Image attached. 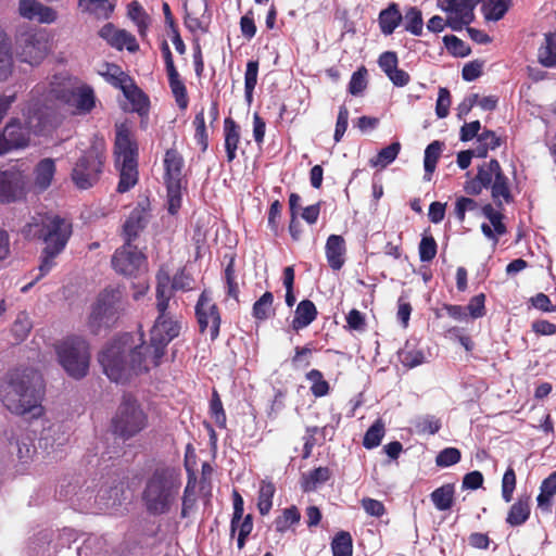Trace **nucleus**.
Listing matches in <instances>:
<instances>
[{"label": "nucleus", "mask_w": 556, "mask_h": 556, "mask_svg": "<svg viewBox=\"0 0 556 556\" xmlns=\"http://www.w3.org/2000/svg\"><path fill=\"white\" fill-rule=\"evenodd\" d=\"M399 357L403 366L407 368L420 366L426 362L424 351L412 348L408 344H406L405 348L400 351Z\"/></svg>", "instance_id": "45"}, {"label": "nucleus", "mask_w": 556, "mask_h": 556, "mask_svg": "<svg viewBox=\"0 0 556 556\" xmlns=\"http://www.w3.org/2000/svg\"><path fill=\"white\" fill-rule=\"evenodd\" d=\"M55 161L50 157L40 160L33 170V188L36 192L46 191L52 184L55 175Z\"/></svg>", "instance_id": "22"}, {"label": "nucleus", "mask_w": 556, "mask_h": 556, "mask_svg": "<svg viewBox=\"0 0 556 556\" xmlns=\"http://www.w3.org/2000/svg\"><path fill=\"white\" fill-rule=\"evenodd\" d=\"M98 73L103 76L108 83L119 89L130 79V77L115 64L105 63L99 68Z\"/></svg>", "instance_id": "37"}, {"label": "nucleus", "mask_w": 556, "mask_h": 556, "mask_svg": "<svg viewBox=\"0 0 556 556\" xmlns=\"http://www.w3.org/2000/svg\"><path fill=\"white\" fill-rule=\"evenodd\" d=\"M48 51V40L42 31L27 30L16 37L15 53L23 63L37 66L45 60Z\"/></svg>", "instance_id": "13"}, {"label": "nucleus", "mask_w": 556, "mask_h": 556, "mask_svg": "<svg viewBox=\"0 0 556 556\" xmlns=\"http://www.w3.org/2000/svg\"><path fill=\"white\" fill-rule=\"evenodd\" d=\"M31 329V321L27 314L20 313L12 326V333L17 341H23Z\"/></svg>", "instance_id": "57"}, {"label": "nucleus", "mask_w": 556, "mask_h": 556, "mask_svg": "<svg viewBox=\"0 0 556 556\" xmlns=\"http://www.w3.org/2000/svg\"><path fill=\"white\" fill-rule=\"evenodd\" d=\"M466 213H481V207L478 202L471 198L459 197L456 199L454 214L456 218L463 223Z\"/></svg>", "instance_id": "48"}, {"label": "nucleus", "mask_w": 556, "mask_h": 556, "mask_svg": "<svg viewBox=\"0 0 556 556\" xmlns=\"http://www.w3.org/2000/svg\"><path fill=\"white\" fill-rule=\"evenodd\" d=\"M116 0H79L83 11L94 14L98 18H109L113 13Z\"/></svg>", "instance_id": "31"}, {"label": "nucleus", "mask_w": 556, "mask_h": 556, "mask_svg": "<svg viewBox=\"0 0 556 556\" xmlns=\"http://www.w3.org/2000/svg\"><path fill=\"white\" fill-rule=\"evenodd\" d=\"M112 265L122 275L136 276L146 269L147 258L136 245L125 242L123 247L115 251Z\"/></svg>", "instance_id": "17"}, {"label": "nucleus", "mask_w": 556, "mask_h": 556, "mask_svg": "<svg viewBox=\"0 0 556 556\" xmlns=\"http://www.w3.org/2000/svg\"><path fill=\"white\" fill-rule=\"evenodd\" d=\"M24 232L27 236H38L45 243L38 267L39 274L35 278L39 280L54 267V258L65 249L72 235V225L58 215L39 214L25 226Z\"/></svg>", "instance_id": "5"}, {"label": "nucleus", "mask_w": 556, "mask_h": 556, "mask_svg": "<svg viewBox=\"0 0 556 556\" xmlns=\"http://www.w3.org/2000/svg\"><path fill=\"white\" fill-rule=\"evenodd\" d=\"M306 379L311 381V391L316 397L328 394L329 383L324 379L323 374L318 369H312L306 374Z\"/></svg>", "instance_id": "49"}, {"label": "nucleus", "mask_w": 556, "mask_h": 556, "mask_svg": "<svg viewBox=\"0 0 556 556\" xmlns=\"http://www.w3.org/2000/svg\"><path fill=\"white\" fill-rule=\"evenodd\" d=\"M224 135L227 161L232 162L236 159V151L240 141V129L230 117H227L224 122Z\"/></svg>", "instance_id": "27"}, {"label": "nucleus", "mask_w": 556, "mask_h": 556, "mask_svg": "<svg viewBox=\"0 0 556 556\" xmlns=\"http://www.w3.org/2000/svg\"><path fill=\"white\" fill-rule=\"evenodd\" d=\"M121 90L128 101V103L125 105V110L136 112L139 115H144L148 113L149 99L143 93V91L135 85L131 78L121 87Z\"/></svg>", "instance_id": "23"}, {"label": "nucleus", "mask_w": 556, "mask_h": 556, "mask_svg": "<svg viewBox=\"0 0 556 556\" xmlns=\"http://www.w3.org/2000/svg\"><path fill=\"white\" fill-rule=\"evenodd\" d=\"M367 88V70L365 67L358 68L353 73L349 83V92L352 96H359Z\"/></svg>", "instance_id": "55"}, {"label": "nucleus", "mask_w": 556, "mask_h": 556, "mask_svg": "<svg viewBox=\"0 0 556 556\" xmlns=\"http://www.w3.org/2000/svg\"><path fill=\"white\" fill-rule=\"evenodd\" d=\"M12 67L11 45L8 36L0 28V80H5L11 75Z\"/></svg>", "instance_id": "32"}, {"label": "nucleus", "mask_w": 556, "mask_h": 556, "mask_svg": "<svg viewBox=\"0 0 556 556\" xmlns=\"http://www.w3.org/2000/svg\"><path fill=\"white\" fill-rule=\"evenodd\" d=\"M405 29L415 36L422 34V16L417 8H409L406 11Z\"/></svg>", "instance_id": "54"}, {"label": "nucleus", "mask_w": 556, "mask_h": 556, "mask_svg": "<svg viewBox=\"0 0 556 556\" xmlns=\"http://www.w3.org/2000/svg\"><path fill=\"white\" fill-rule=\"evenodd\" d=\"M29 190L28 176L24 169L14 165L0 170V203L9 204L26 198Z\"/></svg>", "instance_id": "14"}, {"label": "nucleus", "mask_w": 556, "mask_h": 556, "mask_svg": "<svg viewBox=\"0 0 556 556\" xmlns=\"http://www.w3.org/2000/svg\"><path fill=\"white\" fill-rule=\"evenodd\" d=\"M275 492L276 488L273 482L266 480L261 482L257 497V508L261 515L265 516L270 511Z\"/></svg>", "instance_id": "38"}, {"label": "nucleus", "mask_w": 556, "mask_h": 556, "mask_svg": "<svg viewBox=\"0 0 556 556\" xmlns=\"http://www.w3.org/2000/svg\"><path fill=\"white\" fill-rule=\"evenodd\" d=\"M516 488V473L515 470L509 467L505 471L502 479V496L506 503H509L513 498V493Z\"/></svg>", "instance_id": "60"}, {"label": "nucleus", "mask_w": 556, "mask_h": 556, "mask_svg": "<svg viewBox=\"0 0 556 556\" xmlns=\"http://www.w3.org/2000/svg\"><path fill=\"white\" fill-rule=\"evenodd\" d=\"M116 165L119 168L117 191L130 190L138 181L137 147L131 141L129 130L124 125L117 127L115 138Z\"/></svg>", "instance_id": "8"}, {"label": "nucleus", "mask_w": 556, "mask_h": 556, "mask_svg": "<svg viewBox=\"0 0 556 556\" xmlns=\"http://www.w3.org/2000/svg\"><path fill=\"white\" fill-rule=\"evenodd\" d=\"M442 147L443 144L441 142L433 141L426 148L424 160L426 174L431 175L434 172L437 162L442 152Z\"/></svg>", "instance_id": "51"}, {"label": "nucleus", "mask_w": 556, "mask_h": 556, "mask_svg": "<svg viewBox=\"0 0 556 556\" xmlns=\"http://www.w3.org/2000/svg\"><path fill=\"white\" fill-rule=\"evenodd\" d=\"M481 214L489 220V223L481 224V231L488 240L492 241V245L495 248L500 238L507 232L503 222L504 215L490 203L481 206Z\"/></svg>", "instance_id": "19"}, {"label": "nucleus", "mask_w": 556, "mask_h": 556, "mask_svg": "<svg viewBox=\"0 0 556 556\" xmlns=\"http://www.w3.org/2000/svg\"><path fill=\"white\" fill-rule=\"evenodd\" d=\"M402 21V14L396 3H391L379 14V26L383 35H391Z\"/></svg>", "instance_id": "29"}, {"label": "nucleus", "mask_w": 556, "mask_h": 556, "mask_svg": "<svg viewBox=\"0 0 556 556\" xmlns=\"http://www.w3.org/2000/svg\"><path fill=\"white\" fill-rule=\"evenodd\" d=\"M103 162L102 146H92L73 166L71 177L74 185L83 190L89 189L96 185L102 174Z\"/></svg>", "instance_id": "11"}, {"label": "nucleus", "mask_w": 556, "mask_h": 556, "mask_svg": "<svg viewBox=\"0 0 556 556\" xmlns=\"http://www.w3.org/2000/svg\"><path fill=\"white\" fill-rule=\"evenodd\" d=\"M556 494V471L545 478L540 486V494L536 497L538 507L543 510L551 509V501Z\"/></svg>", "instance_id": "33"}, {"label": "nucleus", "mask_w": 556, "mask_h": 556, "mask_svg": "<svg viewBox=\"0 0 556 556\" xmlns=\"http://www.w3.org/2000/svg\"><path fill=\"white\" fill-rule=\"evenodd\" d=\"M124 311L123 292L118 288H105L91 305L87 327L92 333L98 334L113 327Z\"/></svg>", "instance_id": "7"}, {"label": "nucleus", "mask_w": 556, "mask_h": 556, "mask_svg": "<svg viewBox=\"0 0 556 556\" xmlns=\"http://www.w3.org/2000/svg\"><path fill=\"white\" fill-rule=\"evenodd\" d=\"M195 317L201 333H208L212 341L217 339L220 328L219 309L210 291L204 290L195 304Z\"/></svg>", "instance_id": "15"}, {"label": "nucleus", "mask_w": 556, "mask_h": 556, "mask_svg": "<svg viewBox=\"0 0 556 556\" xmlns=\"http://www.w3.org/2000/svg\"><path fill=\"white\" fill-rule=\"evenodd\" d=\"M464 189L468 194L473 195L480 194L482 189H490L492 199L498 208L513 201L509 180L496 160L484 162L479 167L476 178L467 181Z\"/></svg>", "instance_id": "6"}, {"label": "nucleus", "mask_w": 556, "mask_h": 556, "mask_svg": "<svg viewBox=\"0 0 556 556\" xmlns=\"http://www.w3.org/2000/svg\"><path fill=\"white\" fill-rule=\"evenodd\" d=\"M460 452L456 447H446L442 450L435 458V464L439 467H450L460 460Z\"/></svg>", "instance_id": "58"}, {"label": "nucleus", "mask_w": 556, "mask_h": 556, "mask_svg": "<svg viewBox=\"0 0 556 556\" xmlns=\"http://www.w3.org/2000/svg\"><path fill=\"white\" fill-rule=\"evenodd\" d=\"M530 515V505L528 500H519L515 503L508 513L506 521L510 526H520L525 523Z\"/></svg>", "instance_id": "41"}, {"label": "nucleus", "mask_w": 556, "mask_h": 556, "mask_svg": "<svg viewBox=\"0 0 556 556\" xmlns=\"http://www.w3.org/2000/svg\"><path fill=\"white\" fill-rule=\"evenodd\" d=\"M9 445L11 454H15L22 463H26L35 453L33 439L24 432L14 434Z\"/></svg>", "instance_id": "25"}, {"label": "nucleus", "mask_w": 556, "mask_h": 556, "mask_svg": "<svg viewBox=\"0 0 556 556\" xmlns=\"http://www.w3.org/2000/svg\"><path fill=\"white\" fill-rule=\"evenodd\" d=\"M167 205L170 214H176L181 206V182L166 181Z\"/></svg>", "instance_id": "53"}, {"label": "nucleus", "mask_w": 556, "mask_h": 556, "mask_svg": "<svg viewBox=\"0 0 556 556\" xmlns=\"http://www.w3.org/2000/svg\"><path fill=\"white\" fill-rule=\"evenodd\" d=\"M478 146L475 148V156L484 157L489 150H494L501 146V139L492 130L484 129L478 136Z\"/></svg>", "instance_id": "36"}, {"label": "nucleus", "mask_w": 556, "mask_h": 556, "mask_svg": "<svg viewBox=\"0 0 556 556\" xmlns=\"http://www.w3.org/2000/svg\"><path fill=\"white\" fill-rule=\"evenodd\" d=\"M333 556H352L353 543L349 532L340 531L331 542Z\"/></svg>", "instance_id": "43"}, {"label": "nucleus", "mask_w": 556, "mask_h": 556, "mask_svg": "<svg viewBox=\"0 0 556 556\" xmlns=\"http://www.w3.org/2000/svg\"><path fill=\"white\" fill-rule=\"evenodd\" d=\"M510 7V0H490L483 4L484 16L489 21H500Z\"/></svg>", "instance_id": "46"}, {"label": "nucleus", "mask_w": 556, "mask_h": 556, "mask_svg": "<svg viewBox=\"0 0 556 556\" xmlns=\"http://www.w3.org/2000/svg\"><path fill=\"white\" fill-rule=\"evenodd\" d=\"M325 250L329 266L333 270L341 269L344 265V254L346 251L343 237L339 235H330L327 239Z\"/></svg>", "instance_id": "24"}, {"label": "nucleus", "mask_w": 556, "mask_h": 556, "mask_svg": "<svg viewBox=\"0 0 556 556\" xmlns=\"http://www.w3.org/2000/svg\"><path fill=\"white\" fill-rule=\"evenodd\" d=\"M539 60L547 67H556V34L545 38V45L539 49Z\"/></svg>", "instance_id": "40"}, {"label": "nucleus", "mask_w": 556, "mask_h": 556, "mask_svg": "<svg viewBox=\"0 0 556 556\" xmlns=\"http://www.w3.org/2000/svg\"><path fill=\"white\" fill-rule=\"evenodd\" d=\"M165 181L181 182L184 159L176 150H167L164 157Z\"/></svg>", "instance_id": "28"}, {"label": "nucleus", "mask_w": 556, "mask_h": 556, "mask_svg": "<svg viewBox=\"0 0 556 556\" xmlns=\"http://www.w3.org/2000/svg\"><path fill=\"white\" fill-rule=\"evenodd\" d=\"M149 201H139L137 206L131 211L123 226V236L125 242L131 243L147 226L150 218Z\"/></svg>", "instance_id": "18"}, {"label": "nucleus", "mask_w": 556, "mask_h": 556, "mask_svg": "<svg viewBox=\"0 0 556 556\" xmlns=\"http://www.w3.org/2000/svg\"><path fill=\"white\" fill-rule=\"evenodd\" d=\"M317 316L315 304L309 300H303L298 304L294 318L292 320V328L301 330L311 325Z\"/></svg>", "instance_id": "26"}, {"label": "nucleus", "mask_w": 556, "mask_h": 556, "mask_svg": "<svg viewBox=\"0 0 556 556\" xmlns=\"http://www.w3.org/2000/svg\"><path fill=\"white\" fill-rule=\"evenodd\" d=\"M59 363L73 378L86 376L89 368L90 353L86 340L79 337H70L55 345Z\"/></svg>", "instance_id": "9"}, {"label": "nucleus", "mask_w": 556, "mask_h": 556, "mask_svg": "<svg viewBox=\"0 0 556 556\" xmlns=\"http://www.w3.org/2000/svg\"><path fill=\"white\" fill-rule=\"evenodd\" d=\"M384 435V425L380 419L374 422V425L366 431L364 435L363 444L366 448L377 447Z\"/></svg>", "instance_id": "52"}, {"label": "nucleus", "mask_w": 556, "mask_h": 556, "mask_svg": "<svg viewBox=\"0 0 556 556\" xmlns=\"http://www.w3.org/2000/svg\"><path fill=\"white\" fill-rule=\"evenodd\" d=\"M258 76V62L249 61L244 73V96L247 102L250 104L253 101V91L257 84Z\"/></svg>", "instance_id": "44"}, {"label": "nucleus", "mask_w": 556, "mask_h": 556, "mask_svg": "<svg viewBox=\"0 0 556 556\" xmlns=\"http://www.w3.org/2000/svg\"><path fill=\"white\" fill-rule=\"evenodd\" d=\"M18 14L25 20L39 24H52L58 18L56 11L39 0H20Z\"/></svg>", "instance_id": "20"}, {"label": "nucleus", "mask_w": 556, "mask_h": 556, "mask_svg": "<svg viewBox=\"0 0 556 556\" xmlns=\"http://www.w3.org/2000/svg\"><path fill=\"white\" fill-rule=\"evenodd\" d=\"M479 0H438V8L447 13V26L459 31L473 21Z\"/></svg>", "instance_id": "16"}, {"label": "nucleus", "mask_w": 556, "mask_h": 556, "mask_svg": "<svg viewBox=\"0 0 556 556\" xmlns=\"http://www.w3.org/2000/svg\"><path fill=\"white\" fill-rule=\"evenodd\" d=\"M124 484L118 483L110 489L101 488L96 496V502H99L100 508H109L119 506L124 500Z\"/></svg>", "instance_id": "30"}, {"label": "nucleus", "mask_w": 556, "mask_h": 556, "mask_svg": "<svg viewBox=\"0 0 556 556\" xmlns=\"http://www.w3.org/2000/svg\"><path fill=\"white\" fill-rule=\"evenodd\" d=\"M330 478V470L327 467H319L315 470L311 471L309 475L305 479L304 489L305 491H312L317 488V485L328 481Z\"/></svg>", "instance_id": "56"}, {"label": "nucleus", "mask_w": 556, "mask_h": 556, "mask_svg": "<svg viewBox=\"0 0 556 556\" xmlns=\"http://www.w3.org/2000/svg\"><path fill=\"white\" fill-rule=\"evenodd\" d=\"M168 83L170 90L175 97L177 105L185 110L188 106L189 100L187 96V89L184 81L180 79L178 72L168 73Z\"/></svg>", "instance_id": "39"}, {"label": "nucleus", "mask_w": 556, "mask_h": 556, "mask_svg": "<svg viewBox=\"0 0 556 556\" xmlns=\"http://www.w3.org/2000/svg\"><path fill=\"white\" fill-rule=\"evenodd\" d=\"M418 433L435 434L441 428V421L434 416H424L415 424Z\"/></svg>", "instance_id": "59"}, {"label": "nucleus", "mask_w": 556, "mask_h": 556, "mask_svg": "<svg viewBox=\"0 0 556 556\" xmlns=\"http://www.w3.org/2000/svg\"><path fill=\"white\" fill-rule=\"evenodd\" d=\"M96 101L91 86L71 78L66 73L55 74L39 81L31 89V108L39 116L31 118L30 125L38 131L43 124H51L60 104L73 109L77 115L88 114L94 109Z\"/></svg>", "instance_id": "2"}, {"label": "nucleus", "mask_w": 556, "mask_h": 556, "mask_svg": "<svg viewBox=\"0 0 556 556\" xmlns=\"http://www.w3.org/2000/svg\"><path fill=\"white\" fill-rule=\"evenodd\" d=\"M42 377L33 369L15 370L0 384V400L15 415L42 416Z\"/></svg>", "instance_id": "3"}, {"label": "nucleus", "mask_w": 556, "mask_h": 556, "mask_svg": "<svg viewBox=\"0 0 556 556\" xmlns=\"http://www.w3.org/2000/svg\"><path fill=\"white\" fill-rule=\"evenodd\" d=\"M454 485L444 484L431 493V501L438 510H447L454 501Z\"/></svg>", "instance_id": "35"}, {"label": "nucleus", "mask_w": 556, "mask_h": 556, "mask_svg": "<svg viewBox=\"0 0 556 556\" xmlns=\"http://www.w3.org/2000/svg\"><path fill=\"white\" fill-rule=\"evenodd\" d=\"M99 36L117 50L126 48L129 52H136L139 49L136 38L130 33L118 29L111 23L99 30Z\"/></svg>", "instance_id": "21"}, {"label": "nucleus", "mask_w": 556, "mask_h": 556, "mask_svg": "<svg viewBox=\"0 0 556 556\" xmlns=\"http://www.w3.org/2000/svg\"><path fill=\"white\" fill-rule=\"evenodd\" d=\"M210 410L215 424L218 427L224 428L226 426V414L223 408L222 401L216 392H214L211 400Z\"/></svg>", "instance_id": "63"}, {"label": "nucleus", "mask_w": 556, "mask_h": 556, "mask_svg": "<svg viewBox=\"0 0 556 556\" xmlns=\"http://www.w3.org/2000/svg\"><path fill=\"white\" fill-rule=\"evenodd\" d=\"M274 295L265 292L253 305V317L258 320L267 319L273 312Z\"/></svg>", "instance_id": "47"}, {"label": "nucleus", "mask_w": 556, "mask_h": 556, "mask_svg": "<svg viewBox=\"0 0 556 556\" xmlns=\"http://www.w3.org/2000/svg\"><path fill=\"white\" fill-rule=\"evenodd\" d=\"M23 114L25 116V126H23L18 119L14 118L8 123L2 135L0 136V155L12 149L26 147L29 141L30 132L41 135L50 125L43 124L42 128L38 131L31 127L30 119L35 118V116H39V114H36L35 109L31 108V94L29 96V100L23 110Z\"/></svg>", "instance_id": "10"}, {"label": "nucleus", "mask_w": 556, "mask_h": 556, "mask_svg": "<svg viewBox=\"0 0 556 556\" xmlns=\"http://www.w3.org/2000/svg\"><path fill=\"white\" fill-rule=\"evenodd\" d=\"M147 426V415L135 399L123 397L117 413L113 418L114 432L125 439L131 438Z\"/></svg>", "instance_id": "12"}, {"label": "nucleus", "mask_w": 556, "mask_h": 556, "mask_svg": "<svg viewBox=\"0 0 556 556\" xmlns=\"http://www.w3.org/2000/svg\"><path fill=\"white\" fill-rule=\"evenodd\" d=\"M169 271L164 267L156 274V308L159 316L151 329L150 343L137 345L129 333L113 340L100 353L99 362L108 378L125 382L131 377L160 365L168 343L178 337L181 325L167 309L173 295Z\"/></svg>", "instance_id": "1"}, {"label": "nucleus", "mask_w": 556, "mask_h": 556, "mask_svg": "<svg viewBox=\"0 0 556 556\" xmlns=\"http://www.w3.org/2000/svg\"><path fill=\"white\" fill-rule=\"evenodd\" d=\"M193 125L195 127V140L202 146V150H205L207 148V132L203 110L195 114Z\"/></svg>", "instance_id": "62"}, {"label": "nucleus", "mask_w": 556, "mask_h": 556, "mask_svg": "<svg viewBox=\"0 0 556 556\" xmlns=\"http://www.w3.org/2000/svg\"><path fill=\"white\" fill-rule=\"evenodd\" d=\"M127 15L136 24L139 35L142 38L146 37L150 25V16L143 10L142 5L138 1L130 2L128 4Z\"/></svg>", "instance_id": "34"}, {"label": "nucleus", "mask_w": 556, "mask_h": 556, "mask_svg": "<svg viewBox=\"0 0 556 556\" xmlns=\"http://www.w3.org/2000/svg\"><path fill=\"white\" fill-rule=\"evenodd\" d=\"M300 521V513L296 507L291 506L286 508L281 516L275 520V528L278 532H286L291 526Z\"/></svg>", "instance_id": "50"}, {"label": "nucleus", "mask_w": 556, "mask_h": 556, "mask_svg": "<svg viewBox=\"0 0 556 556\" xmlns=\"http://www.w3.org/2000/svg\"><path fill=\"white\" fill-rule=\"evenodd\" d=\"M182 485L181 470L169 465H159L144 478L141 501L152 516L169 514L179 500Z\"/></svg>", "instance_id": "4"}, {"label": "nucleus", "mask_w": 556, "mask_h": 556, "mask_svg": "<svg viewBox=\"0 0 556 556\" xmlns=\"http://www.w3.org/2000/svg\"><path fill=\"white\" fill-rule=\"evenodd\" d=\"M437 242L432 237H422L419 243V257L421 262H430L435 257Z\"/></svg>", "instance_id": "61"}, {"label": "nucleus", "mask_w": 556, "mask_h": 556, "mask_svg": "<svg viewBox=\"0 0 556 556\" xmlns=\"http://www.w3.org/2000/svg\"><path fill=\"white\" fill-rule=\"evenodd\" d=\"M401 150L400 142H392L388 147L381 149L376 157L370 160V165L374 167L384 168L390 165L397 156Z\"/></svg>", "instance_id": "42"}, {"label": "nucleus", "mask_w": 556, "mask_h": 556, "mask_svg": "<svg viewBox=\"0 0 556 556\" xmlns=\"http://www.w3.org/2000/svg\"><path fill=\"white\" fill-rule=\"evenodd\" d=\"M451 105V96L450 91L446 88H440L437 105H435V113L439 118H444L448 115V110Z\"/></svg>", "instance_id": "64"}]
</instances>
